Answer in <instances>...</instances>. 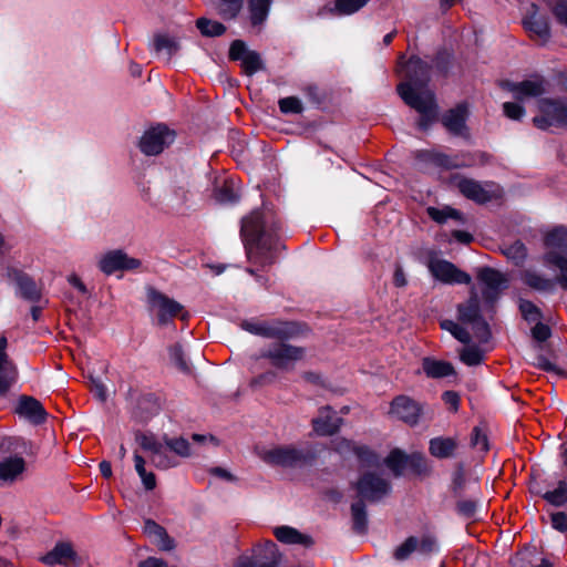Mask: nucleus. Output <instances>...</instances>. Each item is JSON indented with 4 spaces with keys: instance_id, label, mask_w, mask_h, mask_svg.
Returning a JSON list of instances; mask_svg holds the SVG:
<instances>
[{
    "instance_id": "obj_34",
    "label": "nucleus",
    "mask_w": 567,
    "mask_h": 567,
    "mask_svg": "<svg viewBox=\"0 0 567 567\" xmlns=\"http://www.w3.org/2000/svg\"><path fill=\"white\" fill-rule=\"evenodd\" d=\"M24 460L19 456H10L0 462V480L14 481L24 471Z\"/></svg>"
},
{
    "instance_id": "obj_4",
    "label": "nucleus",
    "mask_w": 567,
    "mask_h": 567,
    "mask_svg": "<svg viewBox=\"0 0 567 567\" xmlns=\"http://www.w3.org/2000/svg\"><path fill=\"white\" fill-rule=\"evenodd\" d=\"M534 125L543 131L567 126V99H540L537 102V114Z\"/></svg>"
},
{
    "instance_id": "obj_22",
    "label": "nucleus",
    "mask_w": 567,
    "mask_h": 567,
    "mask_svg": "<svg viewBox=\"0 0 567 567\" xmlns=\"http://www.w3.org/2000/svg\"><path fill=\"white\" fill-rule=\"evenodd\" d=\"M16 412L34 424L44 422L47 413L41 402L32 396H21Z\"/></svg>"
},
{
    "instance_id": "obj_47",
    "label": "nucleus",
    "mask_w": 567,
    "mask_h": 567,
    "mask_svg": "<svg viewBox=\"0 0 567 567\" xmlns=\"http://www.w3.org/2000/svg\"><path fill=\"white\" fill-rule=\"evenodd\" d=\"M243 3V0H219V14L224 19H234L240 12Z\"/></svg>"
},
{
    "instance_id": "obj_14",
    "label": "nucleus",
    "mask_w": 567,
    "mask_h": 567,
    "mask_svg": "<svg viewBox=\"0 0 567 567\" xmlns=\"http://www.w3.org/2000/svg\"><path fill=\"white\" fill-rule=\"evenodd\" d=\"M503 87L518 101L538 97L547 92L548 83L539 75H533L520 82H504Z\"/></svg>"
},
{
    "instance_id": "obj_44",
    "label": "nucleus",
    "mask_w": 567,
    "mask_h": 567,
    "mask_svg": "<svg viewBox=\"0 0 567 567\" xmlns=\"http://www.w3.org/2000/svg\"><path fill=\"white\" fill-rule=\"evenodd\" d=\"M544 498L554 506H563L567 503V483L559 481L554 491H548L544 494Z\"/></svg>"
},
{
    "instance_id": "obj_63",
    "label": "nucleus",
    "mask_w": 567,
    "mask_h": 567,
    "mask_svg": "<svg viewBox=\"0 0 567 567\" xmlns=\"http://www.w3.org/2000/svg\"><path fill=\"white\" fill-rule=\"evenodd\" d=\"M556 20L567 27V0H559L553 8Z\"/></svg>"
},
{
    "instance_id": "obj_33",
    "label": "nucleus",
    "mask_w": 567,
    "mask_h": 567,
    "mask_svg": "<svg viewBox=\"0 0 567 567\" xmlns=\"http://www.w3.org/2000/svg\"><path fill=\"white\" fill-rule=\"evenodd\" d=\"M276 538L284 544H300L309 547L313 544L310 536L301 534L290 526H279L274 529Z\"/></svg>"
},
{
    "instance_id": "obj_51",
    "label": "nucleus",
    "mask_w": 567,
    "mask_h": 567,
    "mask_svg": "<svg viewBox=\"0 0 567 567\" xmlns=\"http://www.w3.org/2000/svg\"><path fill=\"white\" fill-rule=\"evenodd\" d=\"M519 310L524 317V319L528 322H537L542 319L540 310L528 300H520Z\"/></svg>"
},
{
    "instance_id": "obj_31",
    "label": "nucleus",
    "mask_w": 567,
    "mask_h": 567,
    "mask_svg": "<svg viewBox=\"0 0 567 567\" xmlns=\"http://www.w3.org/2000/svg\"><path fill=\"white\" fill-rule=\"evenodd\" d=\"M258 567H276L279 561V553L274 542L267 540L254 549Z\"/></svg>"
},
{
    "instance_id": "obj_58",
    "label": "nucleus",
    "mask_w": 567,
    "mask_h": 567,
    "mask_svg": "<svg viewBox=\"0 0 567 567\" xmlns=\"http://www.w3.org/2000/svg\"><path fill=\"white\" fill-rule=\"evenodd\" d=\"M417 550L421 554H432L437 550L436 539L432 535H423L419 540Z\"/></svg>"
},
{
    "instance_id": "obj_26",
    "label": "nucleus",
    "mask_w": 567,
    "mask_h": 567,
    "mask_svg": "<svg viewBox=\"0 0 567 567\" xmlns=\"http://www.w3.org/2000/svg\"><path fill=\"white\" fill-rule=\"evenodd\" d=\"M75 551L70 544L58 543L52 550L41 557V561L48 566H69L75 559Z\"/></svg>"
},
{
    "instance_id": "obj_55",
    "label": "nucleus",
    "mask_w": 567,
    "mask_h": 567,
    "mask_svg": "<svg viewBox=\"0 0 567 567\" xmlns=\"http://www.w3.org/2000/svg\"><path fill=\"white\" fill-rule=\"evenodd\" d=\"M504 114L515 121H519L525 116V109L517 102H506L503 104Z\"/></svg>"
},
{
    "instance_id": "obj_5",
    "label": "nucleus",
    "mask_w": 567,
    "mask_h": 567,
    "mask_svg": "<svg viewBox=\"0 0 567 567\" xmlns=\"http://www.w3.org/2000/svg\"><path fill=\"white\" fill-rule=\"evenodd\" d=\"M489 310L485 309L484 306L481 307L477 292L475 288H472L470 298L457 307V319L460 322L471 326L475 337L485 342L491 333L482 313Z\"/></svg>"
},
{
    "instance_id": "obj_38",
    "label": "nucleus",
    "mask_w": 567,
    "mask_h": 567,
    "mask_svg": "<svg viewBox=\"0 0 567 567\" xmlns=\"http://www.w3.org/2000/svg\"><path fill=\"white\" fill-rule=\"evenodd\" d=\"M135 471L138 474L144 487L152 491L156 487V478L152 472L145 468V460L137 453L134 454Z\"/></svg>"
},
{
    "instance_id": "obj_45",
    "label": "nucleus",
    "mask_w": 567,
    "mask_h": 567,
    "mask_svg": "<svg viewBox=\"0 0 567 567\" xmlns=\"http://www.w3.org/2000/svg\"><path fill=\"white\" fill-rule=\"evenodd\" d=\"M441 328L443 330L449 331L455 339L460 342L467 344L471 341V336L466 329H464L460 323L453 320H443L441 322Z\"/></svg>"
},
{
    "instance_id": "obj_2",
    "label": "nucleus",
    "mask_w": 567,
    "mask_h": 567,
    "mask_svg": "<svg viewBox=\"0 0 567 567\" xmlns=\"http://www.w3.org/2000/svg\"><path fill=\"white\" fill-rule=\"evenodd\" d=\"M429 65L417 56H411L402 72L406 81L398 85L401 99L420 114L419 127L426 130L437 117L433 92L427 87Z\"/></svg>"
},
{
    "instance_id": "obj_39",
    "label": "nucleus",
    "mask_w": 567,
    "mask_h": 567,
    "mask_svg": "<svg viewBox=\"0 0 567 567\" xmlns=\"http://www.w3.org/2000/svg\"><path fill=\"white\" fill-rule=\"evenodd\" d=\"M384 463L395 475H401L404 468L408 467L409 455L400 450H394L386 456Z\"/></svg>"
},
{
    "instance_id": "obj_43",
    "label": "nucleus",
    "mask_w": 567,
    "mask_h": 567,
    "mask_svg": "<svg viewBox=\"0 0 567 567\" xmlns=\"http://www.w3.org/2000/svg\"><path fill=\"white\" fill-rule=\"evenodd\" d=\"M214 196L221 204L234 203L238 199V194L231 181H225L220 187H217Z\"/></svg>"
},
{
    "instance_id": "obj_37",
    "label": "nucleus",
    "mask_w": 567,
    "mask_h": 567,
    "mask_svg": "<svg viewBox=\"0 0 567 567\" xmlns=\"http://www.w3.org/2000/svg\"><path fill=\"white\" fill-rule=\"evenodd\" d=\"M189 199L190 194L183 186L174 187L166 197L167 205L176 212H183L186 208Z\"/></svg>"
},
{
    "instance_id": "obj_59",
    "label": "nucleus",
    "mask_w": 567,
    "mask_h": 567,
    "mask_svg": "<svg viewBox=\"0 0 567 567\" xmlns=\"http://www.w3.org/2000/svg\"><path fill=\"white\" fill-rule=\"evenodd\" d=\"M477 511V502L475 499H462L457 503V512L464 517H474Z\"/></svg>"
},
{
    "instance_id": "obj_48",
    "label": "nucleus",
    "mask_w": 567,
    "mask_h": 567,
    "mask_svg": "<svg viewBox=\"0 0 567 567\" xmlns=\"http://www.w3.org/2000/svg\"><path fill=\"white\" fill-rule=\"evenodd\" d=\"M461 361L466 365L473 367L482 363L484 354L480 348L467 346L460 353Z\"/></svg>"
},
{
    "instance_id": "obj_23",
    "label": "nucleus",
    "mask_w": 567,
    "mask_h": 567,
    "mask_svg": "<svg viewBox=\"0 0 567 567\" xmlns=\"http://www.w3.org/2000/svg\"><path fill=\"white\" fill-rule=\"evenodd\" d=\"M313 430L318 435H332L341 425V419L329 406L320 409L319 415L312 420Z\"/></svg>"
},
{
    "instance_id": "obj_16",
    "label": "nucleus",
    "mask_w": 567,
    "mask_h": 567,
    "mask_svg": "<svg viewBox=\"0 0 567 567\" xmlns=\"http://www.w3.org/2000/svg\"><path fill=\"white\" fill-rule=\"evenodd\" d=\"M147 298L152 309L156 311L157 319L161 324H167L183 310V306L181 303L155 289H148Z\"/></svg>"
},
{
    "instance_id": "obj_57",
    "label": "nucleus",
    "mask_w": 567,
    "mask_h": 567,
    "mask_svg": "<svg viewBox=\"0 0 567 567\" xmlns=\"http://www.w3.org/2000/svg\"><path fill=\"white\" fill-rule=\"evenodd\" d=\"M471 444L474 449H476L480 452H486L488 450L487 436L478 427H475L473 430L471 436Z\"/></svg>"
},
{
    "instance_id": "obj_53",
    "label": "nucleus",
    "mask_w": 567,
    "mask_h": 567,
    "mask_svg": "<svg viewBox=\"0 0 567 567\" xmlns=\"http://www.w3.org/2000/svg\"><path fill=\"white\" fill-rule=\"evenodd\" d=\"M171 361L183 372H189V365L184 358L183 349L179 344L169 348Z\"/></svg>"
},
{
    "instance_id": "obj_61",
    "label": "nucleus",
    "mask_w": 567,
    "mask_h": 567,
    "mask_svg": "<svg viewBox=\"0 0 567 567\" xmlns=\"http://www.w3.org/2000/svg\"><path fill=\"white\" fill-rule=\"evenodd\" d=\"M420 157L424 159H429L434 162L437 165L451 167V166H457V164L451 163V161L447 158V156L434 152H422L420 153Z\"/></svg>"
},
{
    "instance_id": "obj_32",
    "label": "nucleus",
    "mask_w": 567,
    "mask_h": 567,
    "mask_svg": "<svg viewBox=\"0 0 567 567\" xmlns=\"http://www.w3.org/2000/svg\"><path fill=\"white\" fill-rule=\"evenodd\" d=\"M424 373L432 379H441L455 374L453 365L447 361L424 358L422 361Z\"/></svg>"
},
{
    "instance_id": "obj_64",
    "label": "nucleus",
    "mask_w": 567,
    "mask_h": 567,
    "mask_svg": "<svg viewBox=\"0 0 567 567\" xmlns=\"http://www.w3.org/2000/svg\"><path fill=\"white\" fill-rule=\"evenodd\" d=\"M550 522L551 526L559 530V532H566L567 530V515L563 512H556L550 514Z\"/></svg>"
},
{
    "instance_id": "obj_62",
    "label": "nucleus",
    "mask_w": 567,
    "mask_h": 567,
    "mask_svg": "<svg viewBox=\"0 0 567 567\" xmlns=\"http://www.w3.org/2000/svg\"><path fill=\"white\" fill-rule=\"evenodd\" d=\"M535 327L532 329L533 338L538 342L546 341L551 332L547 324L542 323L540 321L535 322Z\"/></svg>"
},
{
    "instance_id": "obj_40",
    "label": "nucleus",
    "mask_w": 567,
    "mask_h": 567,
    "mask_svg": "<svg viewBox=\"0 0 567 567\" xmlns=\"http://www.w3.org/2000/svg\"><path fill=\"white\" fill-rule=\"evenodd\" d=\"M370 0H336L332 12L339 16H350L363 8Z\"/></svg>"
},
{
    "instance_id": "obj_35",
    "label": "nucleus",
    "mask_w": 567,
    "mask_h": 567,
    "mask_svg": "<svg viewBox=\"0 0 567 567\" xmlns=\"http://www.w3.org/2000/svg\"><path fill=\"white\" fill-rule=\"evenodd\" d=\"M457 442L452 437H434L430 441V453L437 458H447L454 454Z\"/></svg>"
},
{
    "instance_id": "obj_29",
    "label": "nucleus",
    "mask_w": 567,
    "mask_h": 567,
    "mask_svg": "<svg viewBox=\"0 0 567 567\" xmlns=\"http://www.w3.org/2000/svg\"><path fill=\"white\" fill-rule=\"evenodd\" d=\"M522 280L526 286L539 292H551L555 289V285L558 284L557 278H547L539 271L532 269L523 272Z\"/></svg>"
},
{
    "instance_id": "obj_25",
    "label": "nucleus",
    "mask_w": 567,
    "mask_h": 567,
    "mask_svg": "<svg viewBox=\"0 0 567 567\" xmlns=\"http://www.w3.org/2000/svg\"><path fill=\"white\" fill-rule=\"evenodd\" d=\"M334 447L340 454L352 452L362 464L369 467H379L380 465V461L377 455L365 446H357L351 441L342 439L336 442Z\"/></svg>"
},
{
    "instance_id": "obj_9",
    "label": "nucleus",
    "mask_w": 567,
    "mask_h": 567,
    "mask_svg": "<svg viewBox=\"0 0 567 567\" xmlns=\"http://www.w3.org/2000/svg\"><path fill=\"white\" fill-rule=\"evenodd\" d=\"M477 280L481 285L485 309H493L502 291L508 286V278L503 272L485 267L478 270Z\"/></svg>"
},
{
    "instance_id": "obj_10",
    "label": "nucleus",
    "mask_w": 567,
    "mask_h": 567,
    "mask_svg": "<svg viewBox=\"0 0 567 567\" xmlns=\"http://www.w3.org/2000/svg\"><path fill=\"white\" fill-rule=\"evenodd\" d=\"M427 268L435 280L445 285H468L472 281L468 274L444 259H430Z\"/></svg>"
},
{
    "instance_id": "obj_13",
    "label": "nucleus",
    "mask_w": 567,
    "mask_h": 567,
    "mask_svg": "<svg viewBox=\"0 0 567 567\" xmlns=\"http://www.w3.org/2000/svg\"><path fill=\"white\" fill-rule=\"evenodd\" d=\"M358 494L367 501L377 502L391 491L389 482L374 472L364 473L355 484Z\"/></svg>"
},
{
    "instance_id": "obj_8",
    "label": "nucleus",
    "mask_w": 567,
    "mask_h": 567,
    "mask_svg": "<svg viewBox=\"0 0 567 567\" xmlns=\"http://www.w3.org/2000/svg\"><path fill=\"white\" fill-rule=\"evenodd\" d=\"M135 440L138 445L150 453L153 465L159 470H167L177 466L178 462L175 456L171 455L169 447L166 442L158 441L152 433H137Z\"/></svg>"
},
{
    "instance_id": "obj_15",
    "label": "nucleus",
    "mask_w": 567,
    "mask_h": 567,
    "mask_svg": "<svg viewBox=\"0 0 567 567\" xmlns=\"http://www.w3.org/2000/svg\"><path fill=\"white\" fill-rule=\"evenodd\" d=\"M390 413L394 417L413 426L419 423L423 413V406L421 403L416 402L408 395H399L391 402Z\"/></svg>"
},
{
    "instance_id": "obj_27",
    "label": "nucleus",
    "mask_w": 567,
    "mask_h": 567,
    "mask_svg": "<svg viewBox=\"0 0 567 567\" xmlns=\"http://www.w3.org/2000/svg\"><path fill=\"white\" fill-rule=\"evenodd\" d=\"M143 532L161 550H172L175 547L174 540L166 530L154 520L147 519L144 523Z\"/></svg>"
},
{
    "instance_id": "obj_56",
    "label": "nucleus",
    "mask_w": 567,
    "mask_h": 567,
    "mask_svg": "<svg viewBox=\"0 0 567 567\" xmlns=\"http://www.w3.org/2000/svg\"><path fill=\"white\" fill-rule=\"evenodd\" d=\"M279 107L282 113L298 114L302 111L301 102L297 97H285L279 101Z\"/></svg>"
},
{
    "instance_id": "obj_11",
    "label": "nucleus",
    "mask_w": 567,
    "mask_h": 567,
    "mask_svg": "<svg viewBox=\"0 0 567 567\" xmlns=\"http://www.w3.org/2000/svg\"><path fill=\"white\" fill-rule=\"evenodd\" d=\"M229 59L239 61L243 72L251 76L265 69V63L257 51L250 50L241 40H235L229 48Z\"/></svg>"
},
{
    "instance_id": "obj_46",
    "label": "nucleus",
    "mask_w": 567,
    "mask_h": 567,
    "mask_svg": "<svg viewBox=\"0 0 567 567\" xmlns=\"http://www.w3.org/2000/svg\"><path fill=\"white\" fill-rule=\"evenodd\" d=\"M441 328L443 330L449 331L455 339L460 342L467 344L471 341V336L466 329H464L460 323L453 320H443L441 322Z\"/></svg>"
},
{
    "instance_id": "obj_21",
    "label": "nucleus",
    "mask_w": 567,
    "mask_h": 567,
    "mask_svg": "<svg viewBox=\"0 0 567 567\" xmlns=\"http://www.w3.org/2000/svg\"><path fill=\"white\" fill-rule=\"evenodd\" d=\"M525 29L534 37H537L543 42L550 38V29L548 21L545 17L538 14L536 4L530 6L528 14L524 19Z\"/></svg>"
},
{
    "instance_id": "obj_20",
    "label": "nucleus",
    "mask_w": 567,
    "mask_h": 567,
    "mask_svg": "<svg viewBox=\"0 0 567 567\" xmlns=\"http://www.w3.org/2000/svg\"><path fill=\"white\" fill-rule=\"evenodd\" d=\"M457 187L465 197L481 204L497 196V187L492 183L483 185L474 179L463 178Z\"/></svg>"
},
{
    "instance_id": "obj_24",
    "label": "nucleus",
    "mask_w": 567,
    "mask_h": 567,
    "mask_svg": "<svg viewBox=\"0 0 567 567\" xmlns=\"http://www.w3.org/2000/svg\"><path fill=\"white\" fill-rule=\"evenodd\" d=\"M150 48L169 61L181 48L179 39L166 32H157L154 34Z\"/></svg>"
},
{
    "instance_id": "obj_6",
    "label": "nucleus",
    "mask_w": 567,
    "mask_h": 567,
    "mask_svg": "<svg viewBox=\"0 0 567 567\" xmlns=\"http://www.w3.org/2000/svg\"><path fill=\"white\" fill-rule=\"evenodd\" d=\"M260 357L267 359L277 370L292 371L298 362L306 357V349L286 342H276L265 348Z\"/></svg>"
},
{
    "instance_id": "obj_41",
    "label": "nucleus",
    "mask_w": 567,
    "mask_h": 567,
    "mask_svg": "<svg viewBox=\"0 0 567 567\" xmlns=\"http://www.w3.org/2000/svg\"><path fill=\"white\" fill-rule=\"evenodd\" d=\"M196 27L205 37H219L226 31V28L223 23L206 18H199L196 21Z\"/></svg>"
},
{
    "instance_id": "obj_54",
    "label": "nucleus",
    "mask_w": 567,
    "mask_h": 567,
    "mask_svg": "<svg viewBox=\"0 0 567 567\" xmlns=\"http://www.w3.org/2000/svg\"><path fill=\"white\" fill-rule=\"evenodd\" d=\"M429 215L437 223H445L449 218H460V213L450 207H445L443 209L430 207Z\"/></svg>"
},
{
    "instance_id": "obj_7",
    "label": "nucleus",
    "mask_w": 567,
    "mask_h": 567,
    "mask_svg": "<svg viewBox=\"0 0 567 567\" xmlns=\"http://www.w3.org/2000/svg\"><path fill=\"white\" fill-rule=\"evenodd\" d=\"M176 138V133L165 124H157L145 130L140 138L138 147L147 156H155L169 147Z\"/></svg>"
},
{
    "instance_id": "obj_49",
    "label": "nucleus",
    "mask_w": 567,
    "mask_h": 567,
    "mask_svg": "<svg viewBox=\"0 0 567 567\" xmlns=\"http://www.w3.org/2000/svg\"><path fill=\"white\" fill-rule=\"evenodd\" d=\"M419 539L411 536L405 539L394 551V558L398 560H405L410 555L417 550Z\"/></svg>"
},
{
    "instance_id": "obj_3",
    "label": "nucleus",
    "mask_w": 567,
    "mask_h": 567,
    "mask_svg": "<svg viewBox=\"0 0 567 567\" xmlns=\"http://www.w3.org/2000/svg\"><path fill=\"white\" fill-rule=\"evenodd\" d=\"M547 251L543 255V262L558 270L557 282L567 290V227L557 226L548 230L544 238Z\"/></svg>"
},
{
    "instance_id": "obj_60",
    "label": "nucleus",
    "mask_w": 567,
    "mask_h": 567,
    "mask_svg": "<svg viewBox=\"0 0 567 567\" xmlns=\"http://www.w3.org/2000/svg\"><path fill=\"white\" fill-rule=\"evenodd\" d=\"M408 466L412 467L417 474H424L427 472L426 460L424 455L420 453L409 455Z\"/></svg>"
},
{
    "instance_id": "obj_30",
    "label": "nucleus",
    "mask_w": 567,
    "mask_h": 567,
    "mask_svg": "<svg viewBox=\"0 0 567 567\" xmlns=\"http://www.w3.org/2000/svg\"><path fill=\"white\" fill-rule=\"evenodd\" d=\"M466 117L467 107L460 104L443 116V124L451 133L462 135L465 130Z\"/></svg>"
},
{
    "instance_id": "obj_19",
    "label": "nucleus",
    "mask_w": 567,
    "mask_h": 567,
    "mask_svg": "<svg viewBox=\"0 0 567 567\" xmlns=\"http://www.w3.org/2000/svg\"><path fill=\"white\" fill-rule=\"evenodd\" d=\"M6 278L9 284L17 287V295L29 301H39L41 292L35 282L21 270L8 267Z\"/></svg>"
},
{
    "instance_id": "obj_28",
    "label": "nucleus",
    "mask_w": 567,
    "mask_h": 567,
    "mask_svg": "<svg viewBox=\"0 0 567 567\" xmlns=\"http://www.w3.org/2000/svg\"><path fill=\"white\" fill-rule=\"evenodd\" d=\"M6 346V338H0V395L7 393L16 379L14 367L9 362L4 352Z\"/></svg>"
},
{
    "instance_id": "obj_18",
    "label": "nucleus",
    "mask_w": 567,
    "mask_h": 567,
    "mask_svg": "<svg viewBox=\"0 0 567 567\" xmlns=\"http://www.w3.org/2000/svg\"><path fill=\"white\" fill-rule=\"evenodd\" d=\"M261 458L270 465L295 466L305 460V454L293 446H276L264 451Z\"/></svg>"
},
{
    "instance_id": "obj_12",
    "label": "nucleus",
    "mask_w": 567,
    "mask_h": 567,
    "mask_svg": "<svg viewBox=\"0 0 567 567\" xmlns=\"http://www.w3.org/2000/svg\"><path fill=\"white\" fill-rule=\"evenodd\" d=\"M142 266L137 258L130 257L122 249H114L105 252L99 260V268L105 275H113L116 271L136 270Z\"/></svg>"
},
{
    "instance_id": "obj_17",
    "label": "nucleus",
    "mask_w": 567,
    "mask_h": 567,
    "mask_svg": "<svg viewBox=\"0 0 567 567\" xmlns=\"http://www.w3.org/2000/svg\"><path fill=\"white\" fill-rule=\"evenodd\" d=\"M244 328L254 334L279 340L289 339L296 332L292 323L282 321L245 322Z\"/></svg>"
},
{
    "instance_id": "obj_50",
    "label": "nucleus",
    "mask_w": 567,
    "mask_h": 567,
    "mask_svg": "<svg viewBox=\"0 0 567 567\" xmlns=\"http://www.w3.org/2000/svg\"><path fill=\"white\" fill-rule=\"evenodd\" d=\"M504 254L507 258L512 259L516 265L523 262L527 256V249L520 241L507 246L504 249Z\"/></svg>"
},
{
    "instance_id": "obj_36",
    "label": "nucleus",
    "mask_w": 567,
    "mask_h": 567,
    "mask_svg": "<svg viewBox=\"0 0 567 567\" xmlns=\"http://www.w3.org/2000/svg\"><path fill=\"white\" fill-rule=\"evenodd\" d=\"M271 0H249V19L252 25H258L265 22L268 17Z\"/></svg>"
},
{
    "instance_id": "obj_1",
    "label": "nucleus",
    "mask_w": 567,
    "mask_h": 567,
    "mask_svg": "<svg viewBox=\"0 0 567 567\" xmlns=\"http://www.w3.org/2000/svg\"><path fill=\"white\" fill-rule=\"evenodd\" d=\"M278 230L279 223L269 209L254 210L243 218L240 234L250 264L265 269L276 261L284 248Z\"/></svg>"
},
{
    "instance_id": "obj_52",
    "label": "nucleus",
    "mask_w": 567,
    "mask_h": 567,
    "mask_svg": "<svg viewBox=\"0 0 567 567\" xmlns=\"http://www.w3.org/2000/svg\"><path fill=\"white\" fill-rule=\"evenodd\" d=\"M166 445L169 447V451L175 453L177 456L186 457L190 454L189 443L183 439H165Z\"/></svg>"
},
{
    "instance_id": "obj_42",
    "label": "nucleus",
    "mask_w": 567,
    "mask_h": 567,
    "mask_svg": "<svg viewBox=\"0 0 567 567\" xmlns=\"http://www.w3.org/2000/svg\"><path fill=\"white\" fill-rule=\"evenodd\" d=\"M352 519H353V528L358 533H364L368 525L365 505L362 501H358L351 506Z\"/></svg>"
}]
</instances>
